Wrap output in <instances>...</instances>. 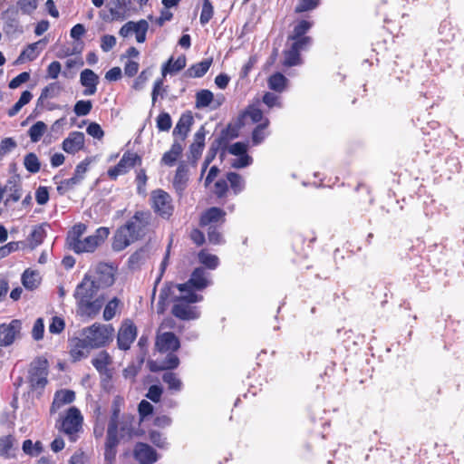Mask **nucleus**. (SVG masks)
<instances>
[{
	"instance_id": "obj_44",
	"label": "nucleus",
	"mask_w": 464,
	"mask_h": 464,
	"mask_svg": "<svg viewBox=\"0 0 464 464\" xmlns=\"http://www.w3.org/2000/svg\"><path fill=\"white\" fill-rule=\"evenodd\" d=\"M313 23L303 19L295 25L293 34L288 38L308 37L305 34L311 29Z\"/></svg>"
},
{
	"instance_id": "obj_21",
	"label": "nucleus",
	"mask_w": 464,
	"mask_h": 464,
	"mask_svg": "<svg viewBox=\"0 0 464 464\" xmlns=\"http://www.w3.org/2000/svg\"><path fill=\"white\" fill-rule=\"evenodd\" d=\"M239 137L238 130L229 122L225 129L220 131L219 136L213 141L222 147L220 151V160H223L227 153V146L231 140Z\"/></svg>"
},
{
	"instance_id": "obj_51",
	"label": "nucleus",
	"mask_w": 464,
	"mask_h": 464,
	"mask_svg": "<svg viewBox=\"0 0 464 464\" xmlns=\"http://www.w3.org/2000/svg\"><path fill=\"white\" fill-rule=\"evenodd\" d=\"M118 444V427L108 425L105 447L117 449Z\"/></svg>"
},
{
	"instance_id": "obj_39",
	"label": "nucleus",
	"mask_w": 464,
	"mask_h": 464,
	"mask_svg": "<svg viewBox=\"0 0 464 464\" xmlns=\"http://www.w3.org/2000/svg\"><path fill=\"white\" fill-rule=\"evenodd\" d=\"M48 227L49 225L44 223L34 227L29 237L31 244L34 246H39L43 243L46 237V227Z\"/></svg>"
},
{
	"instance_id": "obj_62",
	"label": "nucleus",
	"mask_w": 464,
	"mask_h": 464,
	"mask_svg": "<svg viewBox=\"0 0 464 464\" xmlns=\"http://www.w3.org/2000/svg\"><path fill=\"white\" fill-rule=\"evenodd\" d=\"M203 149H204V147H202L198 144H196L194 142H192L189 145L188 152V159L193 165H195L197 163L198 160L201 157Z\"/></svg>"
},
{
	"instance_id": "obj_1",
	"label": "nucleus",
	"mask_w": 464,
	"mask_h": 464,
	"mask_svg": "<svg viewBox=\"0 0 464 464\" xmlns=\"http://www.w3.org/2000/svg\"><path fill=\"white\" fill-rule=\"evenodd\" d=\"M151 220L148 211H137L123 226L120 227L113 237L112 249L122 251L131 243L142 238Z\"/></svg>"
},
{
	"instance_id": "obj_41",
	"label": "nucleus",
	"mask_w": 464,
	"mask_h": 464,
	"mask_svg": "<svg viewBox=\"0 0 464 464\" xmlns=\"http://www.w3.org/2000/svg\"><path fill=\"white\" fill-rule=\"evenodd\" d=\"M220 151H222V147L219 146L215 141H212L205 157L204 162L202 164V169L200 171V174L206 173L208 165L214 160L218 152L220 153Z\"/></svg>"
},
{
	"instance_id": "obj_35",
	"label": "nucleus",
	"mask_w": 464,
	"mask_h": 464,
	"mask_svg": "<svg viewBox=\"0 0 464 464\" xmlns=\"http://www.w3.org/2000/svg\"><path fill=\"white\" fill-rule=\"evenodd\" d=\"M162 381L168 385L169 391L180 392L183 388V383L179 378L177 373L172 372H166L162 374Z\"/></svg>"
},
{
	"instance_id": "obj_12",
	"label": "nucleus",
	"mask_w": 464,
	"mask_h": 464,
	"mask_svg": "<svg viewBox=\"0 0 464 464\" xmlns=\"http://www.w3.org/2000/svg\"><path fill=\"white\" fill-rule=\"evenodd\" d=\"M142 162L141 157L130 150H127L120 161L112 168L109 169L106 174H125L131 169L140 166Z\"/></svg>"
},
{
	"instance_id": "obj_53",
	"label": "nucleus",
	"mask_w": 464,
	"mask_h": 464,
	"mask_svg": "<svg viewBox=\"0 0 464 464\" xmlns=\"http://www.w3.org/2000/svg\"><path fill=\"white\" fill-rule=\"evenodd\" d=\"M319 5L320 0H298L295 12L297 14L308 12L317 8Z\"/></svg>"
},
{
	"instance_id": "obj_60",
	"label": "nucleus",
	"mask_w": 464,
	"mask_h": 464,
	"mask_svg": "<svg viewBox=\"0 0 464 464\" xmlns=\"http://www.w3.org/2000/svg\"><path fill=\"white\" fill-rule=\"evenodd\" d=\"M17 6L24 14H31L38 6V0H18Z\"/></svg>"
},
{
	"instance_id": "obj_42",
	"label": "nucleus",
	"mask_w": 464,
	"mask_h": 464,
	"mask_svg": "<svg viewBox=\"0 0 464 464\" xmlns=\"http://www.w3.org/2000/svg\"><path fill=\"white\" fill-rule=\"evenodd\" d=\"M24 165L26 170L31 174L38 172L41 169V162L34 152H30L24 156Z\"/></svg>"
},
{
	"instance_id": "obj_45",
	"label": "nucleus",
	"mask_w": 464,
	"mask_h": 464,
	"mask_svg": "<svg viewBox=\"0 0 464 464\" xmlns=\"http://www.w3.org/2000/svg\"><path fill=\"white\" fill-rule=\"evenodd\" d=\"M223 227H210L207 228L208 239L210 244L222 245L225 239L222 235Z\"/></svg>"
},
{
	"instance_id": "obj_38",
	"label": "nucleus",
	"mask_w": 464,
	"mask_h": 464,
	"mask_svg": "<svg viewBox=\"0 0 464 464\" xmlns=\"http://www.w3.org/2000/svg\"><path fill=\"white\" fill-rule=\"evenodd\" d=\"M284 56L285 59L283 64L286 67H293L302 63L300 52L292 46L290 49L284 51Z\"/></svg>"
},
{
	"instance_id": "obj_48",
	"label": "nucleus",
	"mask_w": 464,
	"mask_h": 464,
	"mask_svg": "<svg viewBox=\"0 0 464 464\" xmlns=\"http://www.w3.org/2000/svg\"><path fill=\"white\" fill-rule=\"evenodd\" d=\"M83 177L84 176H72L70 179L60 181L57 187L58 191L61 194L66 193L74 186L80 184L83 179Z\"/></svg>"
},
{
	"instance_id": "obj_23",
	"label": "nucleus",
	"mask_w": 464,
	"mask_h": 464,
	"mask_svg": "<svg viewBox=\"0 0 464 464\" xmlns=\"http://www.w3.org/2000/svg\"><path fill=\"white\" fill-rule=\"evenodd\" d=\"M193 123L194 119L192 112L190 111H186L180 115L173 130V136L179 135L181 137V140H184L187 138Z\"/></svg>"
},
{
	"instance_id": "obj_13",
	"label": "nucleus",
	"mask_w": 464,
	"mask_h": 464,
	"mask_svg": "<svg viewBox=\"0 0 464 464\" xmlns=\"http://www.w3.org/2000/svg\"><path fill=\"white\" fill-rule=\"evenodd\" d=\"M226 211L218 207H211L203 211L199 218L201 227H223L226 222Z\"/></svg>"
},
{
	"instance_id": "obj_26",
	"label": "nucleus",
	"mask_w": 464,
	"mask_h": 464,
	"mask_svg": "<svg viewBox=\"0 0 464 464\" xmlns=\"http://www.w3.org/2000/svg\"><path fill=\"white\" fill-rule=\"evenodd\" d=\"M75 399V393L71 390H60L54 394L51 406V412H55L63 406L72 403Z\"/></svg>"
},
{
	"instance_id": "obj_2",
	"label": "nucleus",
	"mask_w": 464,
	"mask_h": 464,
	"mask_svg": "<svg viewBox=\"0 0 464 464\" xmlns=\"http://www.w3.org/2000/svg\"><path fill=\"white\" fill-rule=\"evenodd\" d=\"M101 290L95 283L91 279L89 274H85L82 282L76 286L73 296L76 300L79 309L88 315H94L102 307L104 298L97 296L94 298L98 291Z\"/></svg>"
},
{
	"instance_id": "obj_16",
	"label": "nucleus",
	"mask_w": 464,
	"mask_h": 464,
	"mask_svg": "<svg viewBox=\"0 0 464 464\" xmlns=\"http://www.w3.org/2000/svg\"><path fill=\"white\" fill-rule=\"evenodd\" d=\"M133 457L140 464H153L158 459L157 451L149 444L138 442L133 450Z\"/></svg>"
},
{
	"instance_id": "obj_58",
	"label": "nucleus",
	"mask_w": 464,
	"mask_h": 464,
	"mask_svg": "<svg viewBox=\"0 0 464 464\" xmlns=\"http://www.w3.org/2000/svg\"><path fill=\"white\" fill-rule=\"evenodd\" d=\"M179 365V357L173 353V352H169L165 359L161 362V370H174L178 368Z\"/></svg>"
},
{
	"instance_id": "obj_64",
	"label": "nucleus",
	"mask_w": 464,
	"mask_h": 464,
	"mask_svg": "<svg viewBox=\"0 0 464 464\" xmlns=\"http://www.w3.org/2000/svg\"><path fill=\"white\" fill-rule=\"evenodd\" d=\"M247 117H250L253 123H261L263 121V111L253 104L248 105L246 109Z\"/></svg>"
},
{
	"instance_id": "obj_34",
	"label": "nucleus",
	"mask_w": 464,
	"mask_h": 464,
	"mask_svg": "<svg viewBox=\"0 0 464 464\" xmlns=\"http://www.w3.org/2000/svg\"><path fill=\"white\" fill-rule=\"evenodd\" d=\"M33 93L25 90L21 93L19 100L8 110L7 114L9 117L15 116L20 110L26 104H28L33 99Z\"/></svg>"
},
{
	"instance_id": "obj_14",
	"label": "nucleus",
	"mask_w": 464,
	"mask_h": 464,
	"mask_svg": "<svg viewBox=\"0 0 464 464\" xmlns=\"http://www.w3.org/2000/svg\"><path fill=\"white\" fill-rule=\"evenodd\" d=\"M137 337V327L130 321L122 323L117 335V345L120 350L127 351Z\"/></svg>"
},
{
	"instance_id": "obj_6",
	"label": "nucleus",
	"mask_w": 464,
	"mask_h": 464,
	"mask_svg": "<svg viewBox=\"0 0 464 464\" xmlns=\"http://www.w3.org/2000/svg\"><path fill=\"white\" fill-rule=\"evenodd\" d=\"M211 284L209 274L203 267H197L193 270L189 279L184 284H178L176 286L180 293H196L202 291Z\"/></svg>"
},
{
	"instance_id": "obj_46",
	"label": "nucleus",
	"mask_w": 464,
	"mask_h": 464,
	"mask_svg": "<svg viewBox=\"0 0 464 464\" xmlns=\"http://www.w3.org/2000/svg\"><path fill=\"white\" fill-rule=\"evenodd\" d=\"M92 109V102L91 100H79L73 106V112L78 117L88 115Z\"/></svg>"
},
{
	"instance_id": "obj_22",
	"label": "nucleus",
	"mask_w": 464,
	"mask_h": 464,
	"mask_svg": "<svg viewBox=\"0 0 464 464\" xmlns=\"http://www.w3.org/2000/svg\"><path fill=\"white\" fill-rule=\"evenodd\" d=\"M112 359L106 351L100 352L92 360V364L98 371V372L108 379L111 377V371L109 369V365L111 364Z\"/></svg>"
},
{
	"instance_id": "obj_61",
	"label": "nucleus",
	"mask_w": 464,
	"mask_h": 464,
	"mask_svg": "<svg viewBox=\"0 0 464 464\" xmlns=\"http://www.w3.org/2000/svg\"><path fill=\"white\" fill-rule=\"evenodd\" d=\"M247 150L248 142L244 141H237L230 146H227V152L234 156L245 154L247 152Z\"/></svg>"
},
{
	"instance_id": "obj_33",
	"label": "nucleus",
	"mask_w": 464,
	"mask_h": 464,
	"mask_svg": "<svg viewBox=\"0 0 464 464\" xmlns=\"http://www.w3.org/2000/svg\"><path fill=\"white\" fill-rule=\"evenodd\" d=\"M23 285L27 290H34L40 284L39 274L34 270L26 269L21 277Z\"/></svg>"
},
{
	"instance_id": "obj_5",
	"label": "nucleus",
	"mask_w": 464,
	"mask_h": 464,
	"mask_svg": "<svg viewBox=\"0 0 464 464\" xmlns=\"http://www.w3.org/2000/svg\"><path fill=\"white\" fill-rule=\"evenodd\" d=\"M112 332L113 328L110 325L94 324L83 330V340L92 349L102 347L111 339Z\"/></svg>"
},
{
	"instance_id": "obj_17",
	"label": "nucleus",
	"mask_w": 464,
	"mask_h": 464,
	"mask_svg": "<svg viewBox=\"0 0 464 464\" xmlns=\"http://www.w3.org/2000/svg\"><path fill=\"white\" fill-rule=\"evenodd\" d=\"M155 346L160 353L176 352L180 343L174 333L165 332L157 335Z\"/></svg>"
},
{
	"instance_id": "obj_29",
	"label": "nucleus",
	"mask_w": 464,
	"mask_h": 464,
	"mask_svg": "<svg viewBox=\"0 0 464 464\" xmlns=\"http://www.w3.org/2000/svg\"><path fill=\"white\" fill-rule=\"evenodd\" d=\"M182 150L181 143L178 140H174L170 149L163 154L161 163L169 167L174 166L179 157L181 155Z\"/></svg>"
},
{
	"instance_id": "obj_9",
	"label": "nucleus",
	"mask_w": 464,
	"mask_h": 464,
	"mask_svg": "<svg viewBox=\"0 0 464 464\" xmlns=\"http://www.w3.org/2000/svg\"><path fill=\"white\" fill-rule=\"evenodd\" d=\"M110 230L108 227H101L96 229L93 235L88 236L80 242L74 244L73 252L76 254L93 252L108 237Z\"/></svg>"
},
{
	"instance_id": "obj_27",
	"label": "nucleus",
	"mask_w": 464,
	"mask_h": 464,
	"mask_svg": "<svg viewBox=\"0 0 464 464\" xmlns=\"http://www.w3.org/2000/svg\"><path fill=\"white\" fill-rule=\"evenodd\" d=\"M186 56L184 54L179 55L175 61L173 56L169 57L161 67V73L163 76L167 74H173L180 72L186 67Z\"/></svg>"
},
{
	"instance_id": "obj_30",
	"label": "nucleus",
	"mask_w": 464,
	"mask_h": 464,
	"mask_svg": "<svg viewBox=\"0 0 464 464\" xmlns=\"http://www.w3.org/2000/svg\"><path fill=\"white\" fill-rule=\"evenodd\" d=\"M269 119L266 118L261 123H258L252 130L251 144L252 146H258L264 142L266 138L269 135L266 130L269 126Z\"/></svg>"
},
{
	"instance_id": "obj_18",
	"label": "nucleus",
	"mask_w": 464,
	"mask_h": 464,
	"mask_svg": "<svg viewBox=\"0 0 464 464\" xmlns=\"http://www.w3.org/2000/svg\"><path fill=\"white\" fill-rule=\"evenodd\" d=\"M338 181L337 176H306L305 179L300 180L304 188L314 189L319 188H333Z\"/></svg>"
},
{
	"instance_id": "obj_63",
	"label": "nucleus",
	"mask_w": 464,
	"mask_h": 464,
	"mask_svg": "<svg viewBox=\"0 0 464 464\" xmlns=\"http://www.w3.org/2000/svg\"><path fill=\"white\" fill-rule=\"evenodd\" d=\"M227 190H228L227 178V179H220L215 181L212 192L218 198L224 197Z\"/></svg>"
},
{
	"instance_id": "obj_59",
	"label": "nucleus",
	"mask_w": 464,
	"mask_h": 464,
	"mask_svg": "<svg viewBox=\"0 0 464 464\" xmlns=\"http://www.w3.org/2000/svg\"><path fill=\"white\" fill-rule=\"evenodd\" d=\"M231 189L235 194L240 193L245 188L243 176H226Z\"/></svg>"
},
{
	"instance_id": "obj_50",
	"label": "nucleus",
	"mask_w": 464,
	"mask_h": 464,
	"mask_svg": "<svg viewBox=\"0 0 464 464\" xmlns=\"http://www.w3.org/2000/svg\"><path fill=\"white\" fill-rule=\"evenodd\" d=\"M214 14V8L210 0H203L199 22L202 25L207 24Z\"/></svg>"
},
{
	"instance_id": "obj_11",
	"label": "nucleus",
	"mask_w": 464,
	"mask_h": 464,
	"mask_svg": "<svg viewBox=\"0 0 464 464\" xmlns=\"http://www.w3.org/2000/svg\"><path fill=\"white\" fill-rule=\"evenodd\" d=\"M88 274L100 289L112 285L115 281L113 266L105 263H100L93 272Z\"/></svg>"
},
{
	"instance_id": "obj_8",
	"label": "nucleus",
	"mask_w": 464,
	"mask_h": 464,
	"mask_svg": "<svg viewBox=\"0 0 464 464\" xmlns=\"http://www.w3.org/2000/svg\"><path fill=\"white\" fill-rule=\"evenodd\" d=\"M82 424V416L81 411L74 406L69 408L66 415L62 419L59 430L68 435L70 440H76V433L81 430Z\"/></svg>"
},
{
	"instance_id": "obj_10",
	"label": "nucleus",
	"mask_w": 464,
	"mask_h": 464,
	"mask_svg": "<svg viewBox=\"0 0 464 464\" xmlns=\"http://www.w3.org/2000/svg\"><path fill=\"white\" fill-rule=\"evenodd\" d=\"M2 20L4 21L3 32L8 37H14L24 32L23 26L19 21L18 9L14 6L8 7L2 13Z\"/></svg>"
},
{
	"instance_id": "obj_43",
	"label": "nucleus",
	"mask_w": 464,
	"mask_h": 464,
	"mask_svg": "<svg viewBox=\"0 0 464 464\" xmlns=\"http://www.w3.org/2000/svg\"><path fill=\"white\" fill-rule=\"evenodd\" d=\"M47 129L46 124L44 121H36L28 130V135L32 142H37L41 140Z\"/></svg>"
},
{
	"instance_id": "obj_7",
	"label": "nucleus",
	"mask_w": 464,
	"mask_h": 464,
	"mask_svg": "<svg viewBox=\"0 0 464 464\" xmlns=\"http://www.w3.org/2000/svg\"><path fill=\"white\" fill-rule=\"evenodd\" d=\"M151 208L154 212L164 219H169L174 211L170 196L162 189H156L150 196Z\"/></svg>"
},
{
	"instance_id": "obj_20",
	"label": "nucleus",
	"mask_w": 464,
	"mask_h": 464,
	"mask_svg": "<svg viewBox=\"0 0 464 464\" xmlns=\"http://www.w3.org/2000/svg\"><path fill=\"white\" fill-rule=\"evenodd\" d=\"M99 76L91 69H84L80 73V83L85 89L82 94L85 96L93 95L99 84Z\"/></svg>"
},
{
	"instance_id": "obj_57",
	"label": "nucleus",
	"mask_w": 464,
	"mask_h": 464,
	"mask_svg": "<svg viewBox=\"0 0 464 464\" xmlns=\"http://www.w3.org/2000/svg\"><path fill=\"white\" fill-rule=\"evenodd\" d=\"M119 303V299L114 297L105 305L103 310V319L105 321H110L115 316Z\"/></svg>"
},
{
	"instance_id": "obj_25",
	"label": "nucleus",
	"mask_w": 464,
	"mask_h": 464,
	"mask_svg": "<svg viewBox=\"0 0 464 464\" xmlns=\"http://www.w3.org/2000/svg\"><path fill=\"white\" fill-rule=\"evenodd\" d=\"M212 63L213 58H207L199 63H196L184 72V76L188 78H201L208 72Z\"/></svg>"
},
{
	"instance_id": "obj_56",
	"label": "nucleus",
	"mask_w": 464,
	"mask_h": 464,
	"mask_svg": "<svg viewBox=\"0 0 464 464\" xmlns=\"http://www.w3.org/2000/svg\"><path fill=\"white\" fill-rule=\"evenodd\" d=\"M253 163V158L246 152L242 155H237L231 162V167L237 169H243L250 166Z\"/></svg>"
},
{
	"instance_id": "obj_49",
	"label": "nucleus",
	"mask_w": 464,
	"mask_h": 464,
	"mask_svg": "<svg viewBox=\"0 0 464 464\" xmlns=\"http://www.w3.org/2000/svg\"><path fill=\"white\" fill-rule=\"evenodd\" d=\"M172 126L171 116L169 112H160L156 119V127L160 131H169Z\"/></svg>"
},
{
	"instance_id": "obj_32",
	"label": "nucleus",
	"mask_w": 464,
	"mask_h": 464,
	"mask_svg": "<svg viewBox=\"0 0 464 464\" xmlns=\"http://www.w3.org/2000/svg\"><path fill=\"white\" fill-rule=\"evenodd\" d=\"M86 228V225L78 223L68 232L66 241L71 250H73L74 244L82 240V237L85 233Z\"/></svg>"
},
{
	"instance_id": "obj_31",
	"label": "nucleus",
	"mask_w": 464,
	"mask_h": 464,
	"mask_svg": "<svg viewBox=\"0 0 464 464\" xmlns=\"http://www.w3.org/2000/svg\"><path fill=\"white\" fill-rule=\"evenodd\" d=\"M287 83L288 79L280 72H274L267 80L269 89L276 92H284Z\"/></svg>"
},
{
	"instance_id": "obj_55",
	"label": "nucleus",
	"mask_w": 464,
	"mask_h": 464,
	"mask_svg": "<svg viewBox=\"0 0 464 464\" xmlns=\"http://www.w3.org/2000/svg\"><path fill=\"white\" fill-rule=\"evenodd\" d=\"M460 170L461 165L459 158L455 156H450L446 159L444 171L449 172V174H457L459 173Z\"/></svg>"
},
{
	"instance_id": "obj_36",
	"label": "nucleus",
	"mask_w": 464,
	"mask_h": 464,
	"mask_svg": "<svg viewBox=\"0 0 464 464\" xmlns=\"http://www.w3.org/2000/svg\"><path fill=\"white\" fill-rule=\"evenodd\" d=\"M214 100V94L208 89H202L196 93V104L197 109L208 107Z\"/></svg>"
},
{
	"instance_id": "obj_15",
	"label": "nucleus",
	"mask_w": 464,
	"mask_h": 464,
	"mask_svg": "<svg viewBox=\"0 0 464 464\" xmlns=\"http://www.w3.org/2000/svg\"><path fill=\"white\" fill-rule=\"evenodd\" d=\"M22 322L17 319L12 320L9 324H0V346H9L20 335Z\"/></svg>"
},
{
	"instance_id": "obj_24",
	"label": "nucleus",
	"mask_w": 464,
	"mask_h": 464,
	"mask_svg": "<svg viewBox=\"0 0 464 464\" xmlns=\"http://www.w3.org/2000/svg\"><path fill=\"white\" fill-rule=\"evenodd\" d=\"M20 176H12L6 182L4 191L7 194L5 204L9 201L17 202L22 197V187L19 180Z\"/></svg>"
},
{
	"instance_id": "obj_19",
	"label": "nucleus",
	"mask_w": 464,
	"mask_h": 464,
	"mask_svg": "<svg viewBox=\"0 0 464 464\" xmlns=\"http://www.w3.org/2000/svg\"><path fill=\"white\" fill-rule=\"evenodd\" d=\"M85 137L83 132L72 131L62 143L63 150L70 154H74L84 147Z\"/></svg>"
},
{
	"instance_id": "obj_37",
	"label": "nucleus",
	"mask_w": 464,
	"mask_h": 464,
	"mask_svg": "<svg viewBox=\"0 0 464 464\" xmlns=\"http://www.w3.org/2000/svg\"><path fill=\"white\" fill-rule=\"evenodd\" d=\"M91 347L87 345V343L82 339H77L73 348L71 350V356L74 361H79L84 358L89 353Z\"/></svg>"
},
{
	"instance_id": "obj_52",
	"label": "nucleus",
	"mask_w": 464,
	"mask_h": 464,
	"mask_svg": "<svg viewBox=\"0 0 464 464\" xmlns=\"http://www.w3.org/2000/svg\"><path fill=\"white\" fill-rule=\"evenodd\" d=\"M149 439L156 447L160 449L168 448L169 443L167 441V438L163 433L158 430H150Z\"/></svg>"
},
{
	"instance_id": "obj_3",
	"label": "nucleus",
	"mask_w": 464,
	"mask_h": 464,
	"mask_svg": "<svg viewBox=\"0 0 464 464\" xmlns=\"http://www.w3.org/2000/svg\"><path fill=\"white\" fill-rule=\"evenodd\" d=\"M203 300L201 295L196 293H182L179 297H175V304L172 306L171 314L184 321L195 320L199 318L200 312L198 307L192 306L191 304L198 303Z\"/></svg>"
},
{
	"instance_id": "obj_40",
	"label": "nucleus",
	"mask_w": 464,
	"mask_h": 464,
	"mask_svg": "<svg viewBox=\"0 0 464 464\" xmlns=\"http://www.w3.org/2000/svg\"><path fill=\"white\" fill-rule=\"evenodd\" d=\"M198 256L199 262L208 269L214 270L219 265L218 257L215 255L209 254L204 249L199 251Z\"/></svg>"
},
{
	"instance_id": "obj_28",
	"label": "nucleus",
	"mask_w": 464,
	"mask_h": 464,
	"mask_svg": "<svg viewBox=\"0 0 464 464\" xmlns=\"http://www.w3.org/2000/svg\"><path fill=\"white\" fill-rule=\"evenodd\" d=\"M16 440L13 435H5L0 437V457L9 459L15 456Z\"/></svg>"
},
{
	"instance_id": "obj_4",
	"label": "nucleus",
	"mask_w": 464,
	"mask_h": 464,
	"mask_svg": "<svg viewBox=\"0 0 464 464\" xmlns=\"http://www.w3.org/2000/svg\"><path fill=\"white\" fill-rule=\"evenodd\" d=\"M48 369L49 362L44 357H36L31 362L28 368L27 382L32 392L42 393L48 382Z\"/></svg>"
},
{
	"instance_id": "obj_54",
	"label": "nucleus",
	"mask_w": 464,
	"mask_h": 464,
	"mask_svg": "<svg viewBox=\"0 0 464 464\" xmlns=\"http://www.w3.org/2000/svg\"><path fill=\"white\" fill-rule=\"evenodd\" d=\"M62 91V85L59 82H51L46 85L43 90V97L52 99L57 97Z\"/></svg>"
},
{
	"instance_id": "obj_47",
	"label": "nucleus",
	"mask_w": 464,
	"mask_h": 464,
	"mask_svg": "<svg viewBox=\"0 0 464 464\" xmlns=\"http://www.w3.org/2000/svg\"><path fill=\"white\" fill-rule=\"evenodd\" d=\"M149 29V24L145 19H140L136 22L133 32L135 33L136 41L139 44H143L146 41V34Z\"/></svg>"
}]
</instances>
